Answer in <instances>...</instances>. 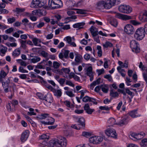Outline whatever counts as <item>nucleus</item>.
Here are the masks:
<instances>
[{"label": "nucleus", "instance_id": "1", "mask_svg": "<svg viewBox=\"0 0 147 147\" xmlns=\"http://www.w3.org/2000/svg\"><path fill=\"white\" fill-rule=\"evenodd\" d=\"M146 32L142 28H138L134 34V37L137 40H142L145 36Z\"/></svg>", "mask_w": 147, "mask_h": 147}, {"label": "nucleus", "instance_id": "2", "mask_svg": "<svg viewBox=\"0 0 147 147\" xmlns=\"http://www.w3.org/2000/svg\"><path fill=\"white\" fill-rule=\"evenodd\" d=\"M62 4L61 0H49V7L52 9L60 8Z\"/></svg>", "mask_w": 147, "mask_h": 147}, {"label": "nucleus", "instance_id": "3", "mask_svg": "<svg viewBox=\"0 0 147 147\" xmlns=\"http://www.w3.org/2000/svg\"><path fill=\"white\" fill-rule=\"evenodd\" d=\"M56 146L58 147H65L67 144V141L64 137H61L59 138L55 139Z\"/></svg>", "mask_w": 147, "mask_h": 147}, {"label": "nucleus", "instance_id": "4", "mask_svg": "<svg viewBox=\"0 0 147 147\" xmlns=\"http://www.w3.org/2000/svg\"><path fill=\"white\" fill-rule=\"evenodd\" d=\"M119 11L123 13L127 14L130 13L132 11V8L128 5H123L120 6L118 8Z\"/></svg>", "mask_w": 147, "mask_h": 147}, {"label": "nucleus", "instance_id": "5", "mask_svg": "<svg viewBox=\"0 0 147 147\" xmlns=\"http://www.w3.org/2000/svg\"><path fill=\"white\" fill-rule=\"evenodd\" d=\"M139 44L134 40L130 42V47L133 52L138 53L140 52V49L138 47Z\"/></svg>", "mask_w": 147, "mask_h": 147}, {"label": "nucleus", "instance_id": "6", "mask_svg": "<svg viewBox=\"0 0 147 147\" xmlns=\"http://www.w3.org/2000/svg\"><path fill=\"white\" fill-rule=\"evenodd\" d=\"M103 140V138L98 136H94L91 137L89 139V142L93 144H98L101 142Z\"/></svg>", "mask_w": 147, "mask_h": 147}, {"label": "nucleus", "instance_id": "7", "mask_svg": "<svg viewBox=\"0 0 147 147\" xmlns=\"http://www.w3.org/2000/svg\"><path fill=\"white\" fill-rule=\"evenodd\" d=\"M105 134L108 136L114 138L117 137L116 130L113 128H108L106 131Z\"/></svg>", "mask_w": 147, "mask_h": 147}, {"label": "nucleus", "instance_id": "8", "mask_svg": "<svg viewBox=\"0 0 147 147\" xmlns=\"http://www.w3.org/2000/svg\"><path fill=\"white\" fill-rule=\"evenodd\" d=\"M97 7L99 9H109L108 8L107 1L101 0L98 1L97 3Z\"/></svg>", "mask_w": 147, "mask_h": 147}, {"label": "nucleus", "instance_id": "9", "mask_svg": "<svg viewBox=\"0 0 147 147\" xmlns=\"http://www.w3.org/2000/svg\"><path fill=\"white\" fill-rule=\"evenodd\" d=\"M32 13V14H35L36 15L40 16L45 15L47 13V12L45 9H41L33 11Z\"/></svg>", "mask_w": 147, "mask_h": 147}, {"label": "nucleus", "instance_id": "10", "mask_svg": "<svg viewBox=\"0 0 147 147\" xmlns=\"http://www.w3.org/2000/svg\"><path fill=\"white\" fill-rule=\"evenodd\" d=\"M124 30L125 32L128 34H131L134 31V28L130 24L126 25L124 28Z\"/></svg>", "mask_w": 147, "mask_h": 147}, {"label": "nucleus", "instance_id": "11", "mask_svg": "<svg viewBox=\"0 0 147 147\" xmlns=\"http://www.w3.org/2000/svg\"><path fill=\"white\" fill-rule=\"evenodd\" d=\"M29 135V131L28 130H26L22 134L20 140L22 142H24L26 140Z\"/></svg>", "mask_w": 147, "mask_h": 147}, {"label": "nucleus", "instance_id": "12", "mask_svg": "<svg viewBox=\"0 0 147 147\" xmlns=\"http://www.w3.org/2000/svg\"><path fill=\"white\" fill-rule=\"evenodd\" d=\"M116 18L124 20H126L131 19V16L127 15L122 14L120 13H117L115 16Z\"/></svg>", "mask_w": 147, "mask_h": 147}, {"label": "nucleus", "instance_id": "13", "mask_svg": "<svg viewBox=\"0 0 147 147\" xmlns=\"http://www.w3.org/2000/svg\"><path fill=\"white\" fill-rule=\"evenodd\" d=\"M55 122V119L52 117H49L46 119V121H40V122L42 124L45 125H52Z\"/></svg>", "mask_w": 147, "mask_h": 147}, {"label": "nucleus", "instance_id": "14", "mask_svg": "<svg viewBox=\"0 0 147 147\" xmlns=\"http://www.w3.org/2000/svg\"><path fill=\"white\" fill-rule=\"evenodd\" d=\"M51 91L53 93L54 95L57 98H60L62 95V92L61 89L57 90L53 88Z\"/></svg>", "mask_w": 147, "mask_h": 147}, {"label": "nucleus", "instance_id": "15", "mask_svg": "<svg viewBox=\"0 0 147 147\" xmlns=\"http://www.w3.org/2000/svg\"><path fill=\"white\" fill-rule=\"evenodd\" d=\"M82 57L81 55L78 54H76L75 58V62L73 63V64L75 65H78L82 62Z\"/></svg>", "mask_w": 147, "mask_h": 147}, {"label": "nucleus", "instance_id": "16", "mask_svg": "<svg viewBox=\"0 0 147 147\" xmlns=\"http://www.w3.org/2000/svg\"><path fill=\"white\" fill-rule=\"evenodd\" d=\"M44 100H45V102L47 104L51 103L53 102V98L52 95L50 94H47L45 96Z\"/></svg>", "mask_w": 147, "mask_h": 147}, {"label": "nucleus", "instance_id": "17", "mask_svg": "<svg viewBox=\"0 0 147 147\" xmlns=\"http://www.w3.org/2000/svg\"><path fill=\"white\" fill-rule=\"evenodd\" d=\"M117 1L119 2V0H107V4L108 8L109 9L111 8L113 6H114Z\"/></svg>", "mask_w": 147, "mask_h": 147}, {"label": "nucleus", "instance_id": "18", "mask_svg": "<svg viewBox=\"0 0 147 147\" xmlns=\"http://www.w3.org/2000/svg\"><path fill=\"white\" fill-rule=\"evenodd\" d=\"M32 41L35 46L41 47V45L39 44V43L41 42V40L40 39H38L36 38H32ZM42 43L44 45H46L45 43L43 42H42Z\"/></svg>", "mask_w": 147, "mask_h": 147}, {"label": "nucleus", "instance_id": "19", "mask_svg": "<svg viewBox=\"0 0 147 147\" xmlns=\"http://www.w3.org/2000/svg\"><path fill=\"white\" fill-rule=\"evenodd\" d=\"M118 93L116 91H114L113 89H111L110 91V96L111 97V98H118L119 96Z\"/></svg>", "mask_w": 147, "mask_h": 147}, {"label": "nucleus", "instance_id": "20", "mask_svg": "<svg viewBox=\"0 0 147 147\" xmlns=\"http://www.w3.org/2000/svg\"><path fill=\"white\" fill-rule=\"evenodd\" d=\"M49 114L47 113L41 114L38 117V119L40 121H46V119L49 117Z\"/></svg>", "mask_w": 147, "mask_h": 147}, {"label": "nucleus", "instance_id": "21", "mask_svg": "<svg viewBox=\"0 0 147 147\" xmlns=\"http://www.w3.org/2000/svg\"><path fill=\"white\" fill-rule=\"evenodd\" d=\"M40 0H33L31 5L30 7L32 8H37L39 7Z\"/></svg>", "mask_w": 147, "mask_h": 147}, {"label": "nucleus", "instance_id": "22", "mask_svg": "<svg viewBox=\"0 0 147 147\" xmlns=\"http://www.w3.org/2000/svg\"><path fill=\"white\" fill-rule=\"evenodd\" d=\"M127 123L128 121H127L126 118L123 117L121 118L118 122L117 123V124L118 125L122 126L126 124Z\"/></svg>", "mask_w": 147, "mask_h": 147}, {"label": "nucleus", "instance_id": "23", "mask_svg": "<svg viewBox=\"0 0 147 147\" xmlns=\"http://www.w3.org/2000/svg\"><path fill=\"white\" fill-rule=\"evenodd\" d=\"M91 34L92 36H97L98 34L97 29L95 27L92 26L90 29Z\"/></svg>", "mask_w": 147, "mask_h": 147}, {"label": "nucleus", "instance_id": "24", "mask_svg": "<svg viewBox=\"0 0 147 147\" xmlns=\"http://www.w3.org/2000/svg\"><path fill=\"white\" fill-rule=\"evenodd\" d=\"M65 4L69 7L71 8L76 5L75 2L74 1H67Z\"/></svg>", "mask_w": 147, "mask_h": 147}, {"label": "nucleus", "instance_id": "25", "mask_svg": "<svg viewBox=\"0 0 147 147\" xmlns=\"http://www.w3.org/2000/svg\"><path fill=\"white\" fill-rule=\"evenodd\" d=\"M2 83L4 89V91L5 92H7L9 91V82L7 81L6 82H1Z\"/></svg>", "mask_w": 147, "mask_h": 147}, {"label": "nucleus", "instance_id": "26", "mask_svg": "<svg viewBox=\"0 0 147 147\" xmlns=\"http://www.w3.org/2000/svg\"><path fill=\"white\" fill-rule=\"evenodd\" d=\"M137 110H134L131 111L129 113V115L132 118H136L140 116L137 113Z\"/></svg>", "mask_w": 147, "mask_h": 147}, {"label": "nucleus", "instance_id": "27", "mask_svg": "<svg viewBox=\"0 0 147 147\" xmlns=\"http://www.w3.org/2000/svg\"><path fill=\"white\" fill-rule=\"evenodd\" d=\"M20 53V48H18L16 49L13 52L12 56L13 58H15L16 57H17L19 56Z\"/></svg>", "mask_w": 147, "mask_h": 147}, {"label": "nucleus", "instance_id": "28", "mask_svg": "<svg viewBox=\"0 0 147 147\" xmlns=\"http://www.w3.org/2000/svg\"><path fill=\"white\" fill-rule=\"evenodd\" d=\"M78 122L79 123L78 125L80 126L81 128L84 127L85 126V119L83 117H81L78 119Z\"/></svg>", "mask_w": 147, "mask_h": 147}, {"label": "nucleus", "instance_id": "29", "mask_svg": "<svg viewBox=\"0 0 147 147\" xmlns=\"http://www.w3.org/2000/svg\"><path fill=\"white\" fill-rule=\"evenodd\" d=\"M86 75L89 76H93V73L92 71V67L90 66L88 67L86 69Z\"/></svg>", "mask_w": 147, "mask_h": 147}, {"label": "nucleus", "instance_id": "30", "mask_svg": "<svg viewBox=\"0 0 147 147\" xmlns=\"http://www.w3.org/2000/svg\"><path fill=\"white\" fill-rule=\"evenodd\" d=\"M100 78L98 79L96 81H94L92 84L90 85V88L92 89H93L94 86L97 84H100Z\"/></svg>", "mask_w": 147, "mask_h": 147}, {"label": "nucleus", "instance_id": "31", "mask_svg": "<svg viewBox=\"0 0 147 147\" xmlns=\"http://www.w3.org/2000/svg\"><path fill=\"white\" fill-rule=\"evenodd\" d=\"M85 24V23L84 22L78 23L73 25V26L74 28H78L80 29L82 28Z\"/></svg>", "mask_w": 147, "mask_h": 147}, {"label": "nucleus", "instance_id": "32", "mask_svg": "<svg viewBox=\"0 0 147 147\" xmlns=\"http://www.w3.org/2000/svg\"><path fill=\"white\" fill-rule=\"evenodd\" d=\"M115 122V120L113 118H111L108 121V123L109 126H113L116 124Z\"/></svg>", "mask_w": 147, "mask_h": 147}, {"label": "nucleus", "instance_id": "33", "mask_svg": "<svg viewBox=\"0 0 147 147\" xmlns=\"http://www.w3.org/2000/svg\"><path fill=\"white\" fill-rule=\"evenodd\" d=\"M7 74L3 70H1L0 73V82H3V78H5L7 76Z\"/></svg>", "mask_w": 147, "mask_h": 147}, {"label": "nucleus", "instance_id": "34", "mask_svg": "<svg viewBox=\"0 0 147 147\" xmlns=\"http://www.w3.org/2000/svg\"><path fill=\"white\" fill-rule=\"evenodd\" d=\"M41 82L42 84H43L45 86H46L47 88H48L51 90L53 88L52 86L48 84L47 82L44 80H43L42 81H41Z\"/></svg>", "mask_w": 147, "mask_h": 147}, {"label": "nucleus", "instance_id": "35", "mask_svg": "<svg viewBox=\"0 0 147 147\" xmlns=\"http://www.w3.org/2000/svg\"><path fill=\"white\" fill-rule=\"evenodd\" d=\"M7 48L6 47L3 46L1 45H0V52L3 54H5L7 51Z\"/></svg>", "mask_w": 147, "mask_h": 147}, {"label": "nucleus", "instance_id": "36", "mask_svg": "<svg viewBox=\"0 0 147 147\" xmlns=\"http://www.w3.org/2000/svg\"><path fill=\"white\" fill-rule=\"evenodd\" d=\"M117 70L118 72L121 74V75L123 77H125V71L123 69H121V68L117 67Z\"/></svg>", "mask_w": 147, "mask_h": 147}, {"label": "nucleus", "instance_id": "37", "mask_svg": "<svg viewBox=\"0 0 147 147\" xmlns=\"http://www.w3.org/2000/svg\"><path fill=\"white\" fill-rule=\"evenodd\" d=\"M40 58L39 57H35L30 59L31 62L33 63H37L40 60Z\"/></svg>", "mask_w": 147, "mask_h": 147}, {"label": "nucleus", "instance_id": "38", "mask_svg": "<svg viewBox=\"0 0 147 147\" xmlns=\"http://www.w3.org/2000/svg\"><path fill=\"white\" fill-rule=\"evenodd\" d=\"M54 146H56V142L55 139L49 141L47 147H54Z\"/></svg>", "mask_w": 147, "mask_h": 147}, {"label": "nucleus", "instance_id": "39", "mask_svg": "<svg viewBox=\"0 0 147 147\" xmlns=\"http://www.w3.org/2000/svg\"><path fill=\"white\" fill-rule=\"evenodd\" d=\"M112 108V107L111 106L109 107L106 105L103 106H101L99 107V109L100 110H106L107 111H109Z\"/></svg>", "mask_w": 147, "mask_h": 147}, {"label": "nucleus", "instance_id": "40", "mask_svg": "<svg viewBox=\"0 0 147 147\" xmlns=\"http://www.w3.org/2000/svg\"><path fill=\"white\" fill-rule=\"evenodd\" d=\"M49 138V134H43L41 135L40 137V138L41 139L48 140Z\"/></svg>", "mask_w": 147, "mask_h": 147}, {"label": "nucleus", "instance_id": "41", "mask_svg": "<svg viewBox=\"0 0 147 147\" xmlns=\"http://www.w3.org/2000/svg\"><path fill=\"white\" fill-rule=\"evenodd\" d=\"M111 24L115 27H116L118 24L117 20L114 19H111L110 21Z\"/></svg>", "mask_w": 147, "mask_h": 147}, {"label": "nucleus", "instance_id": "42", "mask_svg": "<svg viewBox=\"0 0 147 147\" xmlns=\"http://www.w3.org/2000/svg\"><path fill=\"white\" fill-rule=\"evenodd\" d=\"M138 134L136 133H132L130 135V137L134 140H137Z\"/></svg>", "mask_w": 147, "mask_h": 147}, {"label": "nucleus", "instance_id": "43", "mask_svg": "<svg viewBox=\"0 0 147 147\" xmlns=\"http://www.w3.org/2000/svg\"><path fill=\"white\" fill-rule=\"evenodd\" d=\"M29 111L30 112H28L27 114L30 115H36V113L34 112V109L32 108H30L29 109Z\"/></svg>", "mask_w": 147, "mask_h": 147}, {"label": "nucleus", "instance_id": "44", "mask_svg": "<svg viewBox=\"0 0 147 147\" xmlns=\"http://www.w3.org/2000/svg\"><path fill=\"white\" fill-rule=\"evenodd\" d=\"M25 10L24 8H17L16 9L15 11L17 13L19 14L21 13L24 12Z\"/></svg>", "mask_w": 147, "mask_h": 147}, {"label": "nucleus", "instance_id": "45", "mask_svg": "<svg viewBox=\"0 0 147 147\" xmlns=\"http://www.w3.org/2000/svg\"><path fill=\"white\" fill-rule=\"evenodd\" d=\"M12 104L10 103H8V104H7L6 105V107L7 110L9 111H13V108H14L13 107L12 108V106H11Z\"/></svg>", "mask_w": 147, "mask_h": 147}, {"label": "nucleus", "instance_id": "46", "mask_svg": "<svg viewBox=\"0 0 147 147\" xmlns=\"http://www.w3.org/2000/svg\"><path fill=\"white\" fill-rule=\"evenodd\" d=\"M103 46L105 48H108V47H111L113 46V44L112 43L109 41H107L105 43L103 44Z\"/></svg>", "mask_w": 147, "mask_h": 147}, {"label": "nucleus", "instance_id": "47", "mask_svg": "<svg viewBox=\"0 0 147 147\" xmlns=\"http://www.w3.org/2000/svg\"><path fill=\"white\" fill-rule=\"evenodd\" d=\"M65 93L66 95L70 97H73L75 96L74 94L72 91H66L65 92Z\"/></svg>", "mask_w": 147, "mask_h": 147}, {"label": "nucleus", "instance_id": "48", "mask_svg": "<svg viewBox=\"0 0 147 147\" xmlns=\"http://www.w3.org/2000/svg\"><path fill=\"white\" fill-rule=\"evenodd\" d=\"M145 135V133L144 132H141L138 134L137 140H140Z\"/></svg>", "mask_w": 147, "mask_h": 147}, {"label": "nucleus", "instance_id": "49", "mask_svg": "<svg viewBox=\"0 0 147 147\" xmlns=\"http://www.w3.org/2000/svg\"><path fill=\"white\" fill-rule=\"evenodd\" d=\"M37 96L40 99L44 100L45 98V95L44 96L41 93L38 92L36 94Z\"/></svg>", "mask_w": 147, "mask_h": 147}, {"label": "nucleus", "instance_id": "50", "mask_svg": "<svg viewBox=\"0 0 147 147\" xmlns=\"http://www.w3.org/2000/svg\"><path fill=\"white\" fill-rule=\"evenodd\" d=\"M65 79L61 78L59 80L58 82H59L61 86H63L65 82Z\"/></svg>", "mask_w": 147, "mask_h": 147}, {"label": "nucleus", "instance_id": "51", "mask_svg": "<svg viewBox=\"0 0 147 147\" xmlns=\"http://www.w3.org/2000/svg\"><path fill=\"white\" fill-rule=\"evenodd\" d=\"M101 89L102 91L105 93H107V92L108 91V87L105 85L104 86H101Z\"/></svg>", "mask_w": 147, "mask_h": 147}, {"label": "nucleus", "instance_id": "52", "mask_svg": "<svg viewBox=\"0 0 147 147\" xmlns=\"http://www.w3.org/2000/svg\"><path fill=\"white\" fill-rule=\"evenodd\" d=\"M8 28V26L3 23H0V29L4 30Z\"/></svg>", "mask_w": 147, "mask_h": 147}, {"label": "nucleus", "instance_id": "53", "mask_svg": "<svg viewBox=\"0 0 147 147\" xmlns=\"http://www.w3.org/2000/svg\"><path fill=\"white\" fill-rule=\"evenodd\" d=\"M16 18L14 17H12L11 18H9L7 19L8 22L9 24H12L16 21Z\"/></svg>", "mask_w": 147, "mask_h": 147}, {"label": "nucleus", "instance_id": "54", "mask_svg": "<svg viewBox=\"0 0 147 147\" xmlns=\"http://www.w3.org/2000/svg\"><path fill=\"white\" fill-rule=\"evenodd\" d=\"M28 17H29L30 19L33 21H35L36 20L37 18L32 15L30 14H29Z\"/></svg>", "mask_w": 147, "mask_h": 147}, {"label": "nucleus", "instance_id": "55", "mask_svg": "<svg viewBox=\"0 0 147 147\" xmlns=\"http://www.w3.org/2000/svg\"><path fill=\"white\" fill-rule=\"evenodd\" d=\"M21 46L24 49H25L26 47V41H24L22 40L21 41Z\"/></svg>", "mask_w": 147, "mask_h": 147}, {"label": "nucleus", "instance_id": "56", "mask_svg": "<svg viewBox=\"0 0 147 147\" xmlns=\"http://www.w3.org/2000/svg\"><path fill=\"white\" fill-rule=\"evenodd\" d=\"M47 3L46 0H40L39 7H41L44 6Z\"/></svg>", "mask_w": 147, "mask_h": 147}, {"label": "nucleus", "instance_id": "57", "mask_svg": "<svg viewBox=\"0 0 147 147\" xmlns=\"http://www.w3.org/2000/svg\"><path fill=\"white\" fill-rule=\"evenodd\" d=\"M40 64H42L44 68H45V66L48 65L47 60H43L40 63Z\"/></svg>", "mask_w": 147, "mask_h": 147}, {"label": "nucleus", "instance_id": "58", "mask_svg": "<svg viewBox=\"0 0 147 147\" xmlns=\"http://www.w3.org/2000/svg\"><path fill=\"white\" fill-rule=\"evenodd\" d=\"M62 71H63V73L67 74H69L70 71V70L69 68H62Z\"/></svg>", "mask_w": 147, "mask_h": 147}, {"label": "nucleus", "instance_id": "59", "mask_svg": "<svg viewBox=\"0 0 147 147\" xmlns=\"http://www.w3.org/2000/svg\"><path fill=\"white\" fill-rule=\"evenodd\" d=\"M40 54L42 56L45 58L47 57H48V53L44 51L41 52Z\"/></svg>", "mask_w": 147, "mask_h": 147}, {"label": "nucleus", "instance_id": "60", "mask_svg": "<svg viewBox=\"0 0 147 147\" xmlns=\"http://www.w3.org/2000/svg\"><path fill=\"white\" fill-rule=\"evenodd\" d=\"M91 97H89L87 96H85L82 98V101L85 102H86L88 101L90 102V99Z\"/></svg>", "mask_w": 147, "mask_h": 147}, {"label": "nucleus", "instance_id": "61", "mask_svg": "<svg viewBox=\"0 0 147 147\" xmlns=\"http://www.w3.org/2000/svg\"><path fill=\"white\" fill-rule=\"evenodd\" d=\"M82 135L86 137H88L91 136V134L88 132L84 131L82 132Z\"/></svg>", "mask_w": 147, "mask_h": 147}, {"label": "nucleus", "instance_id": "62", "mask_svg": "<svg viewBox=\"0 0 147 147\" xmlns=\"http://www.w3.org/2000/svg\"><path fill=\"white\" fill-rule=\"evenodd\" d=\"M18 70L19 72L22 73H27L28 72V71L24 69L21 66L19 67Z\"/></svg>", "mask_w": 147, "mask_h": 147}, {"label": "nucleus", "instance_id": "63", "mask_svg": "<svg viewBox=\"0 0 147 147\" xmlns=\"http://www.w3.org/2000/svg\"><path fill=\"white\" fill-rule=\"evenodd\" d=\"M139 67L141 69H142L143 70H144L145 69L146 70L147 69V68H146V67H145L144 65H143L142 63V62H140V63Z\"/></svg>", "mask_w": 147, "mask_h": 147}, {"label": "nucleus", "instance_id": "64", "mask_svg": "<svg viewBox=\"0 0 147 147\" xmlns=\"http://www.w3.org/2000/svg\"><path fill=\"white\" fill-rule=\"evenodd\" d=\"M130 22L131 23L135 26L139 25L140 24V22L134 20H131L130 21Z\"/></svg>", "mask_w": 147, "mask_h": 147}]
</instances>
